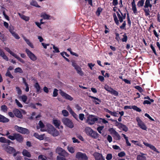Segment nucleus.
Instances as JSON below:
<instances>
[{"label":"nucleus","mask_w":160,"mask_h":160,"mask_svg":"<svg viewBox=\"0 0 160 160\" xmlns=\"http://www.w3.org/2000/svg\"><path fill=\"white\" fill-rule=\"evenodd\" d=\"M47 131L48 133L53 137H56L59 135L58 131L56 130L52 125L48 124L47 125Z\"/></svg>","instance_id":"1"},{"label":"nucleus","mask_w":160,"mask_h":160,"mask_svg":"<svg viewBox=\"0 0 160 160\" xmlns=\"http://www.w3.org/2000/svg\"><path fill=\"white\" fill-rule=\"evenodd\" d=\"M86 134L94 138H96L98 137V134L96 132L93 131L92 129L89 127H86L84 130Z\"/></svg>","instance_id":"2"},{"label":"nucleus","mask_w":160,"mask_h":160,"mask_svg":"<svg viewBox=\"0 0 160 160\" xmlns=\"http://www.w3.org/2000/svg\"><path fill=\"white\" fill-rule=\"evenodd\" d=\"M98 120V118L93 115H89L87 117L86 122L88 124L92 125L94 124Z\"/></svg>","instance_id":"3"},{"label":"nucleus","mask_w":160,"mask_h":160,"mask_svg":"<svg viewBox=\"0 0 160 160\" xmlns=\"http://www.w3.org/2000/svg\"><path fill=\"white\" fill-rule=\"evenodd\" d=\"M75 157L79 160H88V158L85 153L79 152L76 153Z\"/></svg>","instance_id":"4"},{"label":"nucleus","mask_w":160,"mask_h":160,"mask_svg":"<svg viewBox=\"0 0 160 160\" xmlns=\"http://www.w3.org/2000/svg\"><path fill=\"white\" fill-rule=\"evenodd\" d=\"M62 122L63 124L70 128L74 127V125L72 121L67 118H64L62 119Z\"/></svg>","instance_id":"5"},{"label":"nucleus","mask_w":160,"mask_h":160,"mask_svg":"<svg viewBox=\"0 0 160 160\" xmlns=\"http://www.w3.org/2000/svg\"><path fill=\"white\" fill-rule=\"evenodd\" d=\"M14 128L17 132L21 133L28 134L29 133L28 130L27 128L20 127L17 125L15 126Z\"/></svg>","instance_id":"6"},{"label":"nucleus","mask_w":160,"mask_h":160,"mask_svg":"<svg viewBox=\"0 0 160 160\" xmlns=\"http://www.w3.org/2000/svg\"><path fill=\"white\" fill-rule=\"evenodd\" d=\"M3 149L8 153L12 154L15 152V149L13 147L8 146L7 145L3 144L2 145Z\"/></svg>","instance_id":"7"},{"label":"nucleus","mask_w":160,"mask_h":160,"mask_svg":"<svg viewBox=\"0 0 160 160\" xmlns=\"http://www.w3.org/2000/svg\"><path fill=\"white\" fill-rule=\"evenodd\" d=\"M25 52L30 59L33 61L37 59V57L28 48H26Z\"/></svg>","instance_id":"8"},{"label":"nucleus","mask_w":160,"mask_h":160,"mask_svg":"<svg viewBox=\"0 0 160 160\" xmlns=\"http://www.w3.org/2000/svg\"><path fill=\"white\" fill-rule=\"evenodd\" d=\"M111 134L114 139L116 140H119L121 138V136L113 128H111Z\"/></svg>","instance_id":"9"},{"label":"nucleus","mask_w":160,"mask_h":160,"mask_svg":"<svg viewBox=\"0 0 160 160\" xmlns=\"http://www.w3.org/2000/svg\"><path fill=\"white\" fill-rule=\"evenodd\" d=\"M136 120L138 122V125L141 128L145 130H147L146 126L139 117H138L136 118Z\"/></svg>","instance_id":"10"},{"label":"nucleus","mask_w":160,"mask_h":160,"mask_svg":"<svg viewBox=\"0 0 160 160\" xmlns=\"http://www.w3.org/2000/svg\"><path fill=\"white\" fill-rule=\"evenodd\" d=\"M56 152L59 154L61 155L64 157L67 156L68 153L62 148L58 147L56 149Z\"/></svg>","instance_id":"11"},{"label":"nucleus","mask_w":160,"mask_h":160,"mask_svg":"<svg viewBox=\"0 0 160 160\" xmlns=\"http://www.w3.org/2000/svg\"><path fill=\"white\" fill-rule=\"evenodd\" d=\"M59 93L60 95L65 99L72 101L73 100V98L71 96L65 93L61 90H59Z\"/></svg>","instance_id":"12"},{"label":"nucleus","mask_w":160,"mask_h":160,"mask_svg":"<svg viewBox=\"0 0 160 160\" xmlns=\"http://www.w3.org/2000/svg\"><path fill=\"white\" fill-rule=\"evenodd\" d=\"M116 122V125L118 126V128L123 131L127 132L128 131V128L125 125L120 122H118L117 120L115 121Z\"/></svg>","instance_id":"13"},{"label":"nucleus","mask_w":160,"mask_h":160,"mask_svg":"<svg viewBox=\"0 0 160 160\" xmlns=\"http://www.w3.org/2000/svg\"><path fill=\"white\" fill-rule=\"evenodd\" d=\"M53 123L56 128L59 129H62L63 128L62 126H60L61 124V121L57 119H53Z\"/></svg>","instance_id":"14"},{"label":"nucleus","mask_w":160,"mask_h":160,"mask_svg":"<svg viewBox=\"0 0 160 160\" xmlns=\"http://www.w3.org/2000/svg\"><path fill=\"white\" fill-rule=\"evenodd\" d=\"M93 156L96 160H105L102 155L99 153L95 152L93 154Z\"/></svg>","instance_id":"15"},{"label":"nucleus","mask_w":160,"mask_h":160,"mask_svg":"<svg viewBox=\"0 0 160 160\" xmlns=\"http://www.w3.org/2000/svg\"><path fill=\"white\" fill-rule=\"evenodd\" d=\"M13 112L15 115L17 117L20 118H22V115L21 112L18 109H15L13 110Z\"/></svg>","instance_id":"16"},{"label":"nucleus","mask_w":160,"mask_h":160,"mask_svg":"<svg viewBox=\"0 0 160 160\" xmlns=\"http://www.w3.org/2000/svg\"><path fill=\"white\" fill-rule=\"evenodd\" d=\"M22 153L24 157L30 158L31 157V154L30 152L26 149H24L23 150Z\"/></svg>","instance_id":"17"},{"label":"nucleus","mask_w":160,"mask_h":160,"mask_svg":"<svg viewBox=\"0 0 160 160\" xmlns=\"http://www.w3.org/2000/svg\"><path fill=\"white\" fill-rule=\"evenodd\" d=\"M33 136L37 139L40 140H43L44 138V134L39 135L37 133H35Z\"/></svg>","instance_id":"18"},{"label":"nucleus","mask_w":160,"mask_h":160,"mask_svg":"<svg viewBox=\"0 0 160 160\" xmlns=\"http://www.w3.org/2000/svg\"><path fill=\"white\" fill-rule=\"evenodd\" d=\"M38 124L39 125L40 128H41L40 130L41 131L43 132V131H47V125L46 126V127H45V128H44L45 126H44V124L40 121L39 122Z\"/></svg>","instance_id":"19"},{"label":"nucleus","mask_w":160,"mask_h":160,"mask_svg":"<svg viewBox=\"0 0 160 160\" xmlns=\"http://www.w3.org/2000/svg\"><path fill=\"white\" fill-rule=\"evenodd\" d=\"M18 98L21 99L23 102L27 104L26 101L28 99V97L25 95H23L18 97Z\"/></svg>","instance_id":"20"},{"label":"nucleus","mask_w":160,"mask_h":160,"mask_svg":"<svg viewBox=\"0 0 160 160\" xmlns=\"http://www.w3.org/2000/svg\"><path fill=\"white\" fill-rule=\"evenodd\" d=\"M23 39L26 42L27 44L32 48H33L34 46L32 43L28 39H27L25 37H23Z\"/></svg>","instance_id":"21"},{"label":"nucleus","mask_w":160,"mask_h":160,"mask_svg":"<svg viewBox=\"0 0 160 160\" xmlns=\"http://www.w3.org/2000/svg\"><path fill=\"white\" fill-rule=\"evenodd\" d=\"M18 14L19 17L23 20L25 21H28L30 19V18L28 16H27L23 14H21L19 13H18Z\"/></svg>","instance_id":"22"},{"label":"nucleus","mask_w":160,"mask_h":160,"mask_svg":"<svg viewBox=\"0 0 160 160\" xmlns=\"http://www.w3.org/2000/svg\"><path fill=\"white\" fill-rule=\"evenodd\" d=\"M15 139L19 142H22L23 140V138L22 135L19 134H16L15 136Z\"/></svg>","instance_id":"23"},{"label":"nucleus","mask_w":160,"mask_h":160,"mask_svg":"<svg viewBox=\"0 0 160 160\" xmlns=\"http://www.w3.org/2000/svg\"><path fill=\"white\" fill-rule=\"evenodd\" d=\"M0 56L2 57L3 59L8 61V57L5 55L4 52H3L2 50L0 49Z\"/></svg>","instance_id":"24"},{"label":"nucleus","mask_w":160,"mask_h":160,"mask_svg":"<svg viewBox=\"0 0 160 160\" xmlns=\"http://www.w3.org/2000/svg\"><path fill=\"white\" fill-rule=\"evenodd\" d=\"M131 4L132 7V10L133 11L134 13L136 14L137 13V12L134 0H133V1L132 2Z\"/></svg>","instance_id":"25"},{"label":"nucleus","mask_w":160,"mask_h":160,"mask_svg":"<svg viewBox=\"0 0 160 160\" xmlns=\"http://www.w3.org/2000/svg\"><path fill=\"white\" fill-rule=\"evenodd\" d=\"M77 72V73L81 76H82L83 75V73L82 71L81 68L78 66L77 68L75 69Z\"/></svg>","instance_id":"26"},{"label":"nucleus","mask_w":160,"mask_h":160,"mask_svg":"<svg viewBox=\"0 0 160 160\" xmlns=\"http://www.w3.org/2000/svg\"><path fill=\"white\" fill-rule=\"evenodd\" d=\"M9 120L8 118L0 114V122H8Z\"/></svg>","instance_id":"27"},{"label":"nucleus","mask_w":160,"mask_h":160,"mask_svg":"<svg viewBox=\"0 0 160 160\" xmlns=\"http://www.w3.org/2000/svg\"><path fill=\"white\" fill-rule=\"evenodd\" d=\"M137 160H146V158L145 156H144V154L142 155H139L137 156Z\"/></svg>","instance_id":"28"},{"label":"nucleus","mask_w":160,"mask_h":160,"mask_svg":"<svg viewBox=\"0 0 160 160\" xmlns=\"http://www.w3.org/2000/svg\"><path fill=\"white\" fill-rule=\"evenodd\" d=\"M30 4L37 8H40V6L38 5L36 1L34 0H32L30 3Z\"/></svg>","instance_id":"29"},{"label":"nucleus","mask_w":160,"mask_h":160,"mask_svg":"<svg viewBox=\"0 0 160 160\" xmlns=\"http://www.w3.org/2000/svg\"><path fill=\"white\" fill-rule=\"evenodd\" d=\"M97 121L98 122L100 123H103L104 124H106L108 122L107 121L104 119H102V118H98V120H97Z\"/></svg>","instance_id":"30"},{"label":"nucleus","mask_w":160,"mask_h":160,"mask_svg":"<svg viewBox=\"0 0 160 160\" xmlns=\"http://www.w3.org/2000/svg\"><path fill=\"white\" fill-rule=\"evenodd\" d=\"M10 141L6 139L3 137H1L0 138V142L2 143H9Z\"/></svg>","instance_id":"31"},{"label":"nucleus","mask_w":160,"mask_h":160,"mask_svg":"<svg viewBox=\"0 0 160 160\" xmlns=\"http://www.w3.org/2000/svg\"><path fill=\"white\" fill-rule=\"evenodd\" d=\"M152 7V5L150 3V0H146L145 2V5L144 6V8H148V7L151 8Z\"/></svg>","instance_id":"32"},{"label":"nucleus","mask_w":160,"mask_h":160,"mask_svg":"<svg viewBox=\"0 0 160 160\" xmlns=\"http://www.w3.org/2000/svg\"><path fill=\"white\" fill-rule=\"evenodd\" d=\"M41 17L43 18L42 19H48L50 17V16L49 15L45 13H43L42 14Z\"/></svg>","instance_id":"33"},{"label":"nucleus","mask_w":160,"mask_h":160,"mask_svg":"<svg viewBox=\"0 0 160 160\" xmlns=\"http://www.w3.org/2000/svg\"><path fill=\"white\" fill-rule=\"evenodd\" d=\"M2 11H3V16H4V17L5 18L7 19V20L9 21V18L8 17V16H7L5 13V8H3V7H2Z\"/></svg>","instance_id":"34"},{"label":"nucleus","mask_w":160,"mask_h":160,"mask_svg":"<svg viewBox=\"0 0 160 160\" xmlns=\"http://www.w3.org/2000/svg\"><path fill=\"white\" fill-rule=\"evenodd\" d=\"M53 46V48L54 50L53 51V53H58L60 52L59 48L55 46L54 45L52 44Z\"/></svg>","instance_id":"35"},{"label":"nucleus","mask_w":160,"mask_h":160,"mask_svg":"<svg viewBox=\"0 0 160 160\" xmlns=\"http://www.w3.org/2000/svg\"><path fill=\"white\" fill-rule=\"evenodd\" d=\"M111 94L114 95L115 96H117L118 93L117 91L111 88Z\"/></svg>","instance_id":"36"},{"label":"nucleus","mask_w":160,"mask_h":160,"mask_svg":"<svg viewBox=\"0 0 160 160\" xmlns=\"http://www.w3.org/2000/svg\"><path fill=\"white\" fill-rule=\"evenodd\" d=\"M62 114L64 117H67L69 115V113L66 110H63L62 111Z\"/></svg>","instance_id":"37"},{"label":"nucleus","mask_w":160,"mask_h":160,"mask_svg":"<svg viewBox=\"0 0 160 160\" xmlns=\"http://www.w3.org/2000/svg\"><path fill=\"white\" fill-rule=\"evenodd\" d=\"M91 98L94 99V102H95L96 104H99V102H100V100L98 98H96V97H94L93 96H91Z\"/></svg>","instance_id":"38"},{"label":"nucleus","mask_w":160,"mask_h":160,"mask_svg":"<svg viewBox=\"0 0 160 160\" xmlns=\"http://www.w3.org/2000/svg\"><path fill=\"white\" fill-rule=\"evenodd\" d=\"M145 0H141L138 1L137 6L138 7H142L143 5Z\"/></svg>","instance_id":"39"},{"label":"nucleus","mask_w":160,"mask_h":160,"mask_svg":"<svg viewBox=\"0 0 160 160\" xmlns=\"http://www.w3.org/2000/svg\"><path fill=\"white\" fill-rule=\"evenodd\" d=\"M34 87L37 90V91L38 92L40 90V87L38 82H36L34 85Z\"/></svg>","instance_id":"40"},{"label":"nucleus","mask_w":160,"mask_h":160,"mask_svg":"<svg viewBox=\"0 0 160 160\" xmlns=\"http://www.w3.org/2000/svg\"><path fill=\"white\" fill-rule=\"evenodd\" d=\"M143 10L145 12V15L146 16H148L150 15V11L148 8H144L143 9Z\"/></svg>","instance_id":"41"},{"label":"nucleus","mask_w":160,"mask_h":160,"mask_svg":"<svg viewBox=\"0 0 160 160\" xmlns=\"http://www.w3.org/2000/svg\"><path fill=\"white\" fill-rule=\"evenodd\" d=\"M68 151L72 153H73L75 152V149L74 148L72 147H68Z\"/></svg>","instance_id":"42"},{"label":"nucleus","mask_w":160,"mask_h":160,"mask_svg":"<svg viewBox=\"0 0 160 160\" xmlns=\"http://www.w3.org/2000/svg\"><path fill=\"white\" fill-rule=\"evenodd\" d=\"M113 17L114 20L116 24L117 25H118L119 24V21L118 20L117 17L115 13L113 14Z\"/></svg>","instance_id":"43"},{"label":"nucleus","mask_w":160,"mask_h":160,"mask_svg":"<svg viewBox=\"0 0 160 160\" xmlns=\"http://www.w3.org/2000/svg\"><path fill=\"white\" fill-rule=\"evenodd\" d=\"M16 133L15 134H13V135H8V138L12 140H13L15 139V136H16Z\"/></svg>","instance_id":"44"},{"label":"nucleus","mask_w":160,"mask_h":160,"mask_svg":"<svg viewBox=\"0 0 160 160\" xmlns=\"http://www.w3.org/2000/svg\"><path fill=\"white\" fill-rule=\"evenodd\" d=\"M1 110L4 112H6L7 111L8 108L7 106L5 105H2L1 107Z\"/></svg>","instance_id":"45"},{"label":"nucleus","mask_w":160,"mask_h":160,"mask_svg":"<svg viewBox=\"0 0 160 160\" xmlns=\"http://www.w3.org/2000/svg\"><path fill=\"white\" fill-rule=\"evenodd\" d=\"M132 108L133 109L136 111L137 112H140L141 111V110L136 106H132Z\"/></svg>","instance_id":"46"},{"label":"nucleus","mask_w":160,"mask_h":160,"mask_svg":"<svg viewBox=\"0 0 160 160\" xmlns=\"http://www.w3.org/2000/svg\"><path fill=\"white\" fill-rule=\"evenodd\" d=\"M14 72H20L22 73V69L18 67L15 68L14 70Z\"/></svg>","instance_id":"47"},{"label":"nucleus","mask_w":160,"mask_h":160,"mask_svg":"<svg viewBox=\"0 0 160 160\" xmlns=\"http://www.w3.org/2000/svg\"><path fill=\"white\" fill-rule=\"evenodd\" d=\"M6 76L9 77L11 78H13V77L12 76V75L10 72L8 70L7 71V72L6 74Z\"/></svg>","instance_id":"48"},{"label":"nucleus","mask_w":160,"mask_h":160,"mask_svg":"<svg viewBox=\"0 0 160 160\" xmlns=\"http://www.w3.org/2000/svg\"><path fill=\"white\" fill-rule=\"evenodd\" d=\"M38 159L40 160H47V158L46 157L42 155H40L38 156Z\"/></svg>","instance_id":"49"},{"label":"nucleus","mask_w":160,"mask_h":160,"mask_svg":"<svg viewBox=\"0 0 160 160\" xmlns=\"http://www.w3.org/2000/svg\"><path fill=\"white\" fill-rule=\"evenodd\" d=\"M15 102L16 103L17 106L20 108H22L23 107L21 103L17 99H15Z\"/></svg>","instance_id":"50"},{"label":"nucleus","mask_w":160,"mask_h":160,"mask_svg":"<svg viewBox=\"0 0 160 160\" xmlns=\"http://www.w3.org/2000/svg\"><path fill=\"white\" fill-rule=\"evenodd\" d=\"M16 88L18 94L19 95H21L22 93V91L20 88L18 87H17Z\"/></svg>","instance_id":"51"},{"label":"nucleus","mask_w":160,"mask_h":160,"mask_svg":"<svg viewBox=\"0 0 160 160\" xmlns=\"http://www.w3.org/2000/svg\"><path fill=\"white\" fill-rule=\"evenodd\" d=\"M123 38L122 39V40L123 42H126L127 40L128 37L126 34L125 33L123 35Z\"/></svg>","instance_id":"52"},{"label":"nucleus","mask_w":160,"mask_h":160,"mask_svg":"<svg viewBox=\"0 0 160 160\" xmlns=\"http://www.w3.org/2000/svg\"><path fill=\"white\" fill-rule=\"evenodd\" d=\"M12 35L15 37V38L17 39H19L20 38L18 35L15 32L12 33Z\"/></svg>","instance_id":"53"},{"label":"nucleus","mask_w":160,"mask_h":160,"mask_svg":"<svg viewBox=\"0 0 160 160\" xmlns=\"http://www.w3.org/2000/svg\"><path fill=\"white\" fill-rule=\"evenodd\" d=\"M58 90L57 89L55 88L54 89V91L53 93V96L54 97H56L58 95Z\"/></svg>","instance_id":"54"},{"label":"nucleus","mask_w":160,"mask_h":160,"mask_svg":"<svg viewBox=\"0 0 160 160\" xmlns=\"http://www.w3.org/2000/svg\"><path fill=\"white\" fill-rule=\"evenodd\" d=\"M73 117L77 120H78V117L77 115L73 111L70 113Z\"/></svg>","instance_id":"55"},{"label":"nucleus","mask_w":160,"mask_h":160,"mask_svg":"<svg viewBox=\"0 0 160 160\" xmlns=\"http://www.w3.org/2000/svg\"><path fill=\"white\" fill-rule=\"evenodd\" d=\"M102 10V9L101 8H98L96 12V14L99 16L100 14V13L101 12Z\"/></svg>","instance_id":"56"},{"label":"nucleus","mask_w":160,"mask_h":160,"mask_svg":"<svg viewBox=\"0 0 160 160\" xmlns=\"http://www.w3.org/2000/svg\"><path fill=\"white\" fill-rule=\"evenodd\" d=\"M149 148H150L151 149L153 150L154 151L159 153V152L157 150L154 146L151 144Z\"/></svg>","instance_id":"57"},{"label":"nucleus","mask_w":160,"mask_h":160,"mask_svg":"<svg viewBox=\"0 0 160 160\" xmlns=\"http://www.w3.org/2000/svg\"><path fill=\"white\" fill-rule=\"evenodd\" d=\"M135 88L137 90H138L140 92H142L143 91L142 88L139 86H137L135 87Z\"/></svg>","instance_id":"58"},{"label":"nucleus","mask_w":160,"mask_h":160,"mask_svg":"<svg viewBox=\"0 0 160 160\" xmlns=\"http://www.w3.org/2000/svg\"><path fill=\"white\" fill-rule=\"evenodd\" d=\"M79 117V119L81 121L83 120L85 118L84 115L83 114H80Z\"/></svg>","instance_id":"59"},{"label":"nucleus","mask_w":160,"mask_h":160,"mask_svg":"<svg viewBox=\"0 0 160 160\" xmlns=\"http://www.w3.org/2000/svg\"><path fill=\"white\" fill-rule=\"evenodd\" d=\"M125 153L124 152H122L118 153V155L119 157H122L124 156Z\"/></svg>","instance_id":"60"},{"label":"nucleus","mask_w":160,"mask_h":160,"mask_svg":"<svg viewBox=\"0 0 160 160\" xmlns=\"http://www.w3.org/2000/svg\"><path fill=\"white\" fill-rule=\"evenodd\" d=\"M111 115L115 117H118L119 116V114L116 112H113L111 111Z\"/></svg>","instance_id":"61"},{"label":"nucleus","mask_w":160,"mask_h":160,"mask_svg":"<svg viewBox=\"0 0 160 160\" xmlns=\"http://www.w3.org/2000/svg\"><path fill=\"white\" fill-rule=\"evenodd\" d=\"M14 28L12 26H10L9 27V30L11 33L14 32Z\"/></svg>","instance_id":"62"},{"label":"nucleus","mask_w":160,"mask_h":160,"mask_svg":"<svg viewBox=\"0 0 160 160\" xmlns=\"http://www.w3.org/2000/svg\"><path fill=\"white\" fill-rule=\"evenodd\" d=\"M104 127L103 126L99 127L97 128V130L100 133H101V131L103 129Z\"/></svg>","instance_id":"63"},{"label":"nucleus","mask_w":160,"mask_h":160,"mask_svg":"<svg viewBox=\"0 0 160 160\" xmlns=\"http://www.w3.org/2000/svg\"><path fill=\"white\" fill-rule=\"evenodd\" d=\"M126 23L125 21H124L122 26H120V28L122 29H124L125 27Z\"/></svg>","instance_id":"64"}]
</instances>
